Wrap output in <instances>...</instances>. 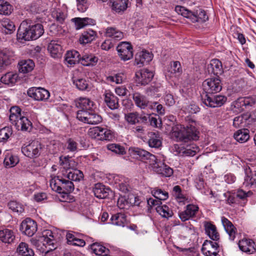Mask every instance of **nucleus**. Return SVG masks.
Instances as JSON below:
<instances>
[{"label": "nucleus", "instance_id": "f257e3e1", "mask_svg": "<svg viewBox=\"0 0 256 256\" xmlns=\"http://www.w3.org/2000/svg\"><path fill=\"white\" fill-rule=\"evenodd\" d=\"M44 32L43 26L40 24H32L30 20L22 21L18 30V38L24 40H36Z\"/></svg>", "mask_w": 256, "mask_h": 256}, {"label": "nucleus", "instance_id": "f03ea898", "mask_svg": "<svg viewBox=\"0 0 256 256\" xmlns=\"http://www.w3.org/2000/svg\"><path fill=\"white\" fill-rule=\"evenodd\" d=\"M199 132L194 125L190 124L178 130H174L172 137L177 142H187L191 140H198Z\"/></svg>", "mask_w": 256, "mask_h": 256}, {"label": "nucleus", "instance_id": "7ed1b4c3", "mask_svg": "<svg viewBox=\"0 0 256 256\" xmlns=\"http://www.w3.org/2000/svg\"><path fill=\"white\" fill-rule=\"evenodd\" d=\"M50 185L52 189L58 193L66 194L72 192L74 190V184L70 180L60 178L59 177L54 180H52Z\"/></svg>", "mask_w": 256, "mask_h": 256}, {"label": "nucleus", "instance_id": "20e7f679", "mask_svg": "<svg viewBox=\"0 0 256 256\" xmlns=\"http://www.w3.org/2000/svg\"><path fill=\"white\" fill-rule=\"evenodd\" d=\"M206 94H212L220 92L222 88L221 80L218 76L206 79L202 83Z\"/></svg>", "mask_w": 256, "mask_h": 256}, {"label": "nucleus", "instance_id": "39448f33", "mask_svg": "<svg viewBox=\"0 0 256 256\" xmlns=\"http://www.w3.org/2000/svg\"><path fill=\"white\" fill-rule=\"evenodd\" d=\"M42 149V144L37 140L32 141L31 143L22 147V152L26 156L30 158L38 157Z\"/></svg>", "mask_w": 256, "mask_h": 256}, {"label": "nucleus", "instance_id": "423d86ee", "mask_svg": "<svg viewBox=\"0 0 256 256\" xmlns=\"http://www.w3.org/2000/svg\"><path fill=\"white\" fill-rule=\"evenodd\" d=\"M203 102L206 106L211 108L220 107L226 101L227 98L224 96L205 94L202 96Z\"/></svg>", "mask_w": 256, "mask_h": 256}, {"label": "nucleus", "instance_id": "0eeeda50", "mask_svg": "<svg viewBox=\"0 0 256 256\" xmlns=\"http://www.w3.org/2000/svg\"><path fill=\"white\" fill-rule=\"evenodd\" d=\"M118 54L124 61L130 60L133 56L132 48L130 43L121 42L116 47Z\"/></svg>", "mask_w": 256, "mask_h": 256}, {"label": "nucleus", "instance_id": "6e6552de", "mask_svg": "<svg viewBox=\"0 0 256 256\" xmlns=\"http://www.w3.org/2000/svg\"><path fill=\"white\" fill-rule=\"evenodd\" d=\"M39 241L42 242L46 248L48 246H49L48 249L44 250L43 252H44L46 254H48L50 251H52L56 248L53 233L50 230H44L42 233V236L39 239Z\"/></svg>", "mask_w": 256, "mask_h": 256}, {"label": "nucleus", "instance_id": "1a4fd4ad", "mask_svg": "<svg viewBox=\"0 0 256 256\" xmlns=\"http://www.w3.org/2000/svg\"><path fill=\"white\" fill-rule=\"evenodd\" d=\"M28 95L36 100H46L48 98L50 94L48 90L41 87H33L29 88Z\"/></svg>", "mask_w": 256, "mask_h": 256}, {"label": "nucleus", "instance_id": "9d476101", "mask_svg": "<svg viewBox=\"0 0 256 256\" xmlns=\"http://www.w3.org/2000/svg\"><path fill=\"white\" fill-rule=\"evenodd\" d=\"M36 222L30 218H26L21 223L20 230L24 234L32 236L37 231Z\"/></svg>", "mask_w": 256, "mask_h": 256}, {"label": "nucleus", "instance_id": "9b49d317", "mask_svg": "<svg viewBox=\"0 0 256 256\" xmlns=\"http://www.w3.org/2000/svg\"><path fill=\"white\" fill-rule=\"evenodd\" d=\"M129 151L130 152L131 154L136 156L137 158H140L142 160H149L150 164L151 166L154 162L158 160L154 155L138 148H130Z\"/></svg>", "mask_w": 256, "mask_h": 256}, {"label": "nucleus", "instance_id": "f8f14e48", "mask_svg": "<svg viewBox=\"0 0 256 256\" xmlns=\"http://www.w3.org/2000/svg\"><path fill=\"white\" fill-rule=\"evenodd\" d=\"M14 52L9 48L0 49V70L6 68L14 60Z\"/></svg>", "mask_w": 256, "mask_h": 256}, {"label": "nucleus", "instance_id": "ddd939ff", "mask_svg": "<svg viewBox=\"0 0 256 256\" xmlns=\"http://www.w3.org/2000/svg\"><path fill=\"white\" fill-rule=\"evenodd\" d=\"M138 84L146 86L152 80L154 74L152 71L144 68L136 74Z\"/></svg>", "mask_w": 256, "mask_h": 256}, {"label": "nucleus", "instance_id": "4468645a", "mask_svg": "<svg viewBox=\"0 0 256 256\" xmlns=\"http://www.w3.org/2000/svg\"><path fill=\"white\" fill-rule=\"evenodd\" d=\"M218 244L216 242L206 240L204 242L202 251L206 256H218Z\"/></svg>", "mask_w": 256, "mask_h": 256}, {"label": "nucleus", "instance_id": "2eb2a0df", "mask_svg": "<svg viewBox=\"0 0 256 256\" xmlns=\"http://www.w3.org/2000/svg\"><path fill=\"white\" fill-rule=\"evenodd\" d=\"M152 167L153 170L156 173L166 177H169L173 174V170L164 163L158 162L156 160L154 162Z\"/></svg>", "mask_w": 256, "mask_h": 256}, {"label": "nucleus", "instance_id": "dca6fc26", "mask_svg": "<svg viewBox=\"0 0 256 256\" xmlns=\"http://www.w3.org/2000/svg\"><path fill=\"white\" fill-rule=\"evenodd\" d=\"M199 210L198 206L189 204L186 206V210L179 212L178 216L182 221L185 222L196 216Z\"/></svg>", "mask_w": 256, "mask_h": 256}, {"label": "nucleus", "instance_id": "f3484780", "mask_svg": "<svg viewBox=\"0 0 256 256\" xmlns=\"http://www.w3.org/2000/svg\"><path fill=\"white\" fill-rule=\"evenodd\" d=\"M152 58V55L146 50H142L137 52L135 56V64L140 67L148 64Z\"/></svg>", "mask_w": 256, "mask_h": 256}, {"label": "nucleus", "instance_id": "a211bd4d", "mask_svg": "<svg viewBox=\"0 0 256 256\" xmlns=\"http://www.w3.org/2000/svg\"><path fill=\"white\" fill-rule=\"evenodd\" d=\"M110 4L114 12L122 14L128 8V0H110Z\"/></svg>", "mask_w": 256, "mask_h": 256}, {"label": "nucleus", "instance_id": "6ab92c4d", "mask_svg": "<svg viewBox=\"0 0 256 256\" xmlns=\"http://www.w3.org/2000/svg\"><path fill=\"white\" fill-rule=\"evenodd\" d=\"M222 222L225 230L229 236V238L234 240L237 232L236 228L230 221L224 216L222 217Z\"/></svg>", "mask_w": 256, "mask_h": 256}, {"label": "nucleus", "instance_id": "aec40b11", "mask_svg": "<svg viewBox=\"0 0 256 256\" xmlns=\"http://www.w3.org/2000/svg\"><path fill=\"white\" fill-rule=\"evenodd\" d=\"M48 50L54 58H60L62 53V46L55 40H52L48 44Z\"/></svg>", "mask_w": 256, "mask_h": 256}, {"label": "nucleus", "instance_id": "412c9836", "mask_svg": "<svg viewBox=\"0 0 256 256\" xmlns=\"http://www.w3.org/2000/svg\"><path fill=\"white\" fill-rule=\"evenodd\" d=\"M238 246L241 250L248 254H252L256 250L254 242L252 240H242L239 241Z\"/></svg>", "mask_w": 256, "mask_h": 256}, {"label": "nucleus", "instance_id": "4be33fe9", "mask_svg": "<svg viewBox=\"0 0 256 256\" xmlns=\"http://www.w3.org/2000/svg\"><path fill=\"white\" fill-rule=\"evenodd\" d=\"M104 100L107 106L111 110H116L119 107L118 99L110 92H106L104 94Z\"/></svg>", "mask_w": 256, "mask_h": 256}, {"label": "nucleus", "instance_id": "5701e85b", "mask_svg": "<svg viewBox=\"0 0 256 256\" xmlns=\"http://www.w3.org/2000/svg\"><path fill=\"white\" fill-rule=\"evenodd\" d=\"M109 188H106L104 185L100 183L95 184L93 188V192L94 196L98 198H105L108 195Z\"/></svg>", "mask_w": 256, "mask_h": 256}, {"label": "nucleus", "instance_id": "b1692460", "mask_svg": "<svg viewBox=\"0 0 256 256\" xmlns=\"http://www.w3.org/2000/svg\"><path fill=\"white\" fill-rule=\"evenodd\" d=\"M72 20L74 22L76 30L82 28L86 26H93L96 24L95 20L88 18H75Z\"/></svg>", "mask_w": 256, "mask_h": 256}, {"label": "nucleus", "instance_id": "393cba45", "mask_svg": "<svg viewBox=\"0 0 256 256\" xmlns=\"http://www.w3.org/2000/svg\"><path fill=\"white\" fill-rule=\"evenodd\" d=\"M13 124L16 126V128L18 130L23 131L28 130H30L32 126V123L30 121L24 116L20 118Z\"/></svg>", "mask_w": 256, "mask_h": 256}, {"label": "nucleus", "instance_id": "a878e982", "mask_svg": "<svg viewBox=\"0 0 256 256\" xmlns=\"http://www.w3.org/2000/svg\"><path fill=\"white\" fill-rule=\"evenodd\" d=\"M74 103L80 110H90L94 106V102L88 98H80L75 100Z\"/></svg>", "mask_w": 256, "mask_h": 256}, {"label": "nucleus", "instance_id": "bb28decb", "mask_svg": "<svg viewBox=\"0 0 256 256\" xmlns=\"http://www.w3.org/2000/svg\"><path fill=\"white\" fill-rule=\"evenodd\" d=\"M65 60L68 64H75L80 62V54L75 50L68 51L65 55Z\"/></svg>", "mask_w": 256, "mask_h": 256}, {"label": "nucleus", "instance_id": "cd10ccee", "mask_svg": "<svg viewBox=\"0 0 256 256\" xmlns=\"http://www.w3.org/2000/svg\"><path fill=\"white\" fill-rule=\"evenodd\" d=\"M96 36V32L92 30L84 31L80 36L79 41L82 44H86L94 40Z\"/></svg>", "mask_w": 256, "mask_h": 256}, {"label": "nucleus", "instance_id": "c85d7f7f", "mask_svg": "<svg viewBox=\"0 0 256 256\" xmlns=\"http://www.w3.org/2000/svg\"><path fill=\"white\" fill-rule=\"evenodd\" d=\"M206 234L213 240H218L220 238V235L217 232L216 228L210 222H206L204 224Z\"/></svg>", "mask_w": 256, "mask_h": 256}, {"label": "nucleus", "instance_id": "c756f323", "mask_svg": "<svg viewBox=\"0 0 256 256\" xmlns=\"http://www.w3.org/2000/svg\"><path fill=\"white\" fill-rule=\"evenodd\" d=\"M15 239V235L12 230L4 229L0 230V240L4 243L10 244Z\"/></svg>", "mask_w": 256, "mask_h": 256}, {"label": "nucleus", "instance_id": "7c9ffc66", "mask_svg": "<svg viewBox=\"0 0 256 256\" xmlns=\"http://www.w3.org/2000/svg\"><path fill=\"white\" fill-rule=\"evenodd\" d=\"M110 221L112 224L122 227L128 224L126 216L122 213H118L112 215Z\"/></svg>", "mask_w": 256, "mask_h": 256}, {"label": "nucleus", "instance_id": "2f4dec72", "mask_svg": "<svg viewBox=\"0 0 256 256\" xmlns=\"http://www.w3.org/2000/svg\"><path fill=\"white\" fill-rule=\"evenodd\" d=\"M148 146L151 148H158L162 145V141L158 132H150L148 133Z\"/></svg>", "mask_w": 256, "mask_h": 256}, {"label": "nucleus", "instance_id": "473e14b6", "mask_svg": "<svg viewBox=\"0 0 256 256\" xmlns=\"http://www.w3.org/2000/svg\"><path fill=\"white\" fill-rule=\"evenodd\" d=\"M18 76L16 73L7 72L1 77L2 83L8 86H13L18 80Z\"/></svg>", "mask_w": 256, "mask_h": 256}, {"label": "nucleus", "instance_id": "72a5a7b5", "mask_svg": "<svg viewBox=\"0 0 256 256\" xmlns=\"http://www.w3.org/2000/svg\"><path fill=\"white\" fill-rule=\"evenodd\" d=\"M18 65L20 72L24 74L31 72L34 67V63L30 59L21 60Z\"/></svg>", "mask_w": 256, "mask_h": 256}, {"label": "nucleus", "instance_id": "f704fd0d", "mask_svg": "<svg viewBox=\"0 0 256 256\" xmlns=\"http://www.w3.org/2000/svg\"><path fill=\"white\" fill-rule=\"evenodd\" d=\"M208 72H211L216 76L220 74L222 70V64L220 61L218 59H214L212 60L210 64L208 66Z\"/></svg>", "mask_w": 256, "mask_h": 256}, {"label": "nucleus", "instance_id": "c9c22d12", "mask_svg": "<svg viewBox=\"0 0 256 256\" xmlns=\"http://www.w3.org/2000/svg\"><path fill=\"white\" fill-rule=\"evenodd\" d=\"M60 164L63 166L64 168L70 171L76 169V163L73 159L68 156H64L63 158L60 157Z\"/></svg>", "mask_w": 256, "mask_h": 256}, {"label": "nucleus", "instance_id": "e433bc0d", "mask_svg": "<svg viewBox=\"0 0 256 256\" xmlns=\"http://www.w3.org/2000/svg\"><path fill=\"white\" fill-rule=\"evenodd\" d=\"M133 100L136 106L141 109H144L148 106V101L144 96L138 92L134 94Z\"/></svg>", "mask_w": 256, "mask_h": 256}, {"label": "nucleus", "instance_id": "4c0bfd02", "mask_svg": "<svg viewBox=\"0 0 256 256\" xmlns=\"http://www.w3.org/2000/svg\"><path fill=\"white\" fill-rule=\"evenodd\" d=\"M17 252L22 256H34V252L30 248L28 244L22 242L16 250Z\"/></svg>", "mask_w": 256, "mask_h": 256}, {"label": "nucleus", "instance_id": "58836bf2", "mask_svg": "<svg viewBox=\"0 0 256 256\" xmlns=\"http://www.w3.org/2000/svg\"><path fill=\"white\" fill-rule=\"evenodd\" d=\"M176 12L182 16L190 18L192 22H195L196 18L194 16V12H192L186 9L184 6H177L175 8Z\"/></svg>", "mask_w": 256, "mask_h": 256}, {"label": "nucleus", "instance_id": "ea45409f", "mask_svg": "<svg viewBox=\"0 0 256 256\" xmlns=\"http://www.w3.org/2000/svg\"><path fill=\"white\" fill-rule=\"evenodd\" d=\"M234 138L236 140L240 143L246 142L250 138L249 131L248 129L238 130L234 134Z\"/></svg>", "mask_w": 256, "mask_h": 256}, {"label": "nucleus", "instance_id": "a19ab883", "mask_svg": "<svg viewBox=\"0 0 256 256\" xmlns=\"http://www.w3.org/2000/svg\"><path fill=\"white\" fill-rule=\"evenodd\" d=\"M98 58L92 54H85L80 56V62L84 66H92L98 62Z\"/></svg>", "mask_w": 256, "mask_h": 256}, {"label": "nucleus", "instance_id": "79ce46f5", "mask_svg": "<svg viewBox=\"0 0 256 256\" xmlns=\"http://www.w3.org/2000/svg\"><path fill=\"white\" fill-rule=\"evenodd\" d=\"M2 30L6 34H11L16 30V26L13 22L8 18L2 21Z\"/></svg>", "mask_w": 256, "mask_h": 256}, {"label": "nucleus", "instance_id": "37998d69", "mask_svg": "<svg viewBox=\"0 0 256 256\" xmlns=\"http://www.w3.org/2000/svg\"><path fill=\"white\" fill-rule=\"evenodd\" d=\"M90 248L92 252L98 256H102L110 252L108 249L98 242L93 243L90 245Z\"/></svg>", "mask_w": 256, "mask_h": 256}, {"label": "nucleus", "instance_id": "c03bdc74", "mask_svg": "<svg viewBox=\"0 0 256 256\" xmlns=\"http://www.w3.org/2000/svg\"><path fill=\"white\" fill-rule=\"evenodd\" d=\"M250 118V116L243 114L235 117L233 120V126L236 128L246 126L247 120Z\"/></svg>", "mask_w": 256, "mask_h": 256}, {"label": "nucleus", "instance_id": "a18cd8bd", "mask_svg": "<svg viewBox=\"0 0 256 256\" xmlns=\"http://www.w3.org/2000/svg\"><path fill=\"white\" fill-rule=\"evenodd\" d=\"M106 36L116 40H120L124 37L123 33L115 28L109 27L106 29Z\"/></svg>", "mask_w": 256, "mask_h": 256}, {"label": "nucleus", "instance_id": "49530a36", "mask_svg": "<svg viewBox=\"0 0 256 256\" xmlns=\"http://www.w3.org/2000/svg\"><path fill=\"white\" fill-rule=\"evenodd\" d=\"M66 178L71 181L80 182L83 179L84 174L80 170L74 169L68 172Z\"/></svg>", "mask_w": 256, "mask_h": 256}, {"label": "nucleus", "instance_id": "de8ad7c7", "mask_svg": "<svg viewBox=\"0 0 256 256\" xmlns=\"http://www.w3.org/2000/svg\"><path fill=\"white\" fill-rule=\"evenodd\" d=\"M156 210L157 212H158L163 218H168L172 217L173 215L172 210L166 204L163 206H160H160L156 207Z\"/></svg>", "mask_w": 256, "mask_h": 256}, {"label": "nucleus", "instance_id": "09e8293b", "mask_svg": "<svg viewBox=\"0 0 256 256\" xmlns=\"http://www.w3.org/2000/svg\"><path fill=\"white\" fill-rule=\"evenodd\" d=\"M151 193L154 196L160 201L166 200L168 198V192L158 188H154Z\"/></svg>", "mask_w": 256, "mask_h": 256}, {"label": "nucleus", "instance_id": "8fccbe9b", "mask_svg": "<svg viewBox=\"0 0 256 256\" xmlns=\"http://www.w3.org/2000/svg\"><path fill=\"white\" fill-rule=\"evenodd\" d=\"M22 116L21 114L20 108L17 106H12L10 109V120L13 124Z\"/></svg>", "mask_w": 256, "mask_h": 256}, {"label": "nucleus", "instance_id": "3c124183", "mask_svg": "<svg viewBox=\"0 0 256 256\" xmlns=\"http://www.w3.org/2000/svg\"><path fill=\"white\" fill-rule=\"evenodd\" d=\"M168 72L170 74H175L178 76L182 72V68L180 64L178 61L173 62H171L170 66L168 68Z\"/></svg>", "mask_w": 256, "mask_h": 256}, {"label": "nucleus", "instance_id": "603ef678", "mask_svg": "<svg viewBox=\"0 0 256 256\" xmlns=\"http://www.w3.org/2000/svg\"><path fill=\"white\" fill-rule=\"evenodd\" d=\"M18 162V158L17 156L12 154H8L6 156L4 163L6 166L13 167Z\"/></svg>", "mask_w": 256, "mask_h": 256}, {"label": "nucleus", "instance_id": "864d4df0", "mask_svg": "<svg viewBox=\"0 0 256 256\" xmlns=\"http://www.w3.org/2000/svg\"><path fill=\"white\" fill-rule=\"evenodd\" d=\"M12 128L6 126L0 130V142H6L12 136Z\"/></svg>", "mask_w": 256, "mask_h": 256}, {"label": "nucleus", "instance_id": "5fc2aeb1", "mask_svg": "<svg viewBox=\"0 0 256 256\" xmlns=\"http://www.w3.org/2000/svg\"><path fill=\"white\" fill-rule=\"evenodd\" d=\"M73 83L80 90H85L88 88V82L84 78L73 79Z\"/></svg>", "mask_w": 256, "mask_h": 256}, {"label": "nucleus", "instance_id": "6e6d98bb", "mask_svg": "<svg viewBox=\"0 0 256 256\" xmlns=\"http://www.w3.org/2000/svg\"><path fill=\"white\" fill-rule=\"evenodd\" d=\"M108 150L119 154H124L126 153L125 148L120 144H110L107 145Z\"/></svg>", "mask_w": 256, "mask_h": 256}, {"label": "nucleus", "instance_id": "4d7b16f0", "mask_svg": "<svg viewBox=\"0 0 256 256\" xmlns=\"http://www.w3.org/2000/svg\"><path fill=\"white\" fill-rule=\"evenodd\" d=\"M194 16L196 17V22H205L208 20V16L204 10L200 8L194 11Z\"/></svg>", "mask_w": 256, "mask_h": 256}, {"label": "nucleus", "instance_id": "13d9d810", "mask_svg": "<svg viewBox=\"0 0 256 256\" xmlns=\"http://www.w3.org/2000/svg\"><path fill=\"white\" fill-rule=\"evenodd\" d=\"M100 140H110L113 138L112 132L106 128L100 127Z\"/></svg>", "mask_w": 256, "mask_h": 256}, {"label": "nucleus", "instance_id": "bf43d9fd", "mask_svg": "<svg viewBox=\"0 0 256 256\" xmlns=\"http://www.w3.org/2000/svg\"><path fill=\"white\" fill-rule=\"evenodd\" d=\"M102 120V118L100 115L93 112L91 110L88 117L87 118L86 123L90 124H96L101 122Z\"/></svg>", "mask_w": 256, "mask_h": 256}, {"label": "nucleus", "instance_id": "052dcab7", "mask_svg": "<svg viewBox=\"0 0 256 256\" xmlns=\"http://www.w3.org/2000/svg\"><path fill=\"white\" fill-rule=\"evenodd\" d=\"M52 16L56 22L60 24H62L66 18V14L60 10L54 11L52 12Z\"/></svg>", "mask_w": 256, "mask_h": 256}, {"label": "nucleus", "instance_id": "680f3d73", "mask_svg": "<svg viewBox=\"0 0 256 256\" xmlns=\"http://www.w3.org/2000/svg\"><path fill=\"white\" fill-rule=\"evenodd\" d=\"M12 6L8 2L0 0V14L8 15L12 12Z\"/></svg>", "mask_w": 256, "mask_h": 256}, {"label": "nucleus", "instance_id": "e2e57ef3", "mask_svg": "<svg viewBox=\"0 0 256 256\" xmlns=\"http://www.w3.org/2000/svg\"><path fill=\"white\" fill-rule=\"evenodd\" d=\"M8 206L10 209L14 212L18 213H22L24 211L23 206L16 201H10L8 203Z\"/></svg>", "mask_w": 256, "mask_h": 256}, {"label": "nucleus", "instance_id": "0e129e2a", "mask_svg": "<svg viewBox=\"0 0 256 256\" xmlns=\"http://www.w3.org/2000/svg\"><path fill=\"white\" fill-rule=\"evenodd\" d=\"M138 114L136 112H130L125 114L124 118L130 124H134L139 122L138 120Z\"/></svg>", "mask_w": 256, "mask_h": 256}, {"label": "nucleus", "instance_id": "69168bd1", "mask_svg": "<svg viewBox=\"0 0 256 256\" xmlns=\"http://www.w3.org/2000/svg\"><path fill=\"white\" fill-rule=\"evenodd\" d=\"M90 110H78L77 112L76 118L80 121L86 123L87 118L90 112Z\"/></svg>", "mask_w": 256, "mask_h": 256}, {"label": "nucleus", "instance_id": "338daca9", "mask_svg": "<svg viewBox=\"0 0 256 256\" xmlns=\"http://www.w3.org/2000/svg\"><path fill=\"white\" fill-rule=\"evenodd\" d=\"M162 88V85L160 83L154 84L151 85L146 89V93L148 95L152 96L156 93L160 92V89Z\"/></svg>", "mask_w": 256, "mask_h": 256}, {"label": "nucleus", "instance_id": "774afa93", "mask_svg": "<svg viewBox=\"0 0 256 256\" xmlns=\"http://www.w3.org/2000/svg\"><path fill=\"white\" fill-rule=\"evenodd\" d=\"M244 184L246 186L256 185V172L250 175H247L244 178Z\"/></svg>", "mask_w": 256, "mask_h": 256}]
</instances>
